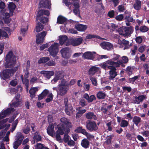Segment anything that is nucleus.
I'll return each instance as SVG.
<instances>
[{
	"label": "nucleus",
	"mask_w": 149,
	"mask_h": 149,
	"mask_svg": "<svg viewBox=\"0 0 149 149\" xmlns=\"http://www.w3.org/2000/svg\"><path fill=\"white\" fill-rule=\"evenodd\" d=\"M43 26L40 23H38L36 26V30L37 32H39L42 31L43 29Z\"/></svg>",
	"instance_id": "obj_40"
},
{
	"label": "nucleus",
	"mask_w": 149,
	"mask_h": 149,
	"mask_svg": "<svg viewBox=\"0 0 149 149\" xmlns=\"http://www.w3.org/2000/svg\"><path fill=\"white\" fill-rule=\"evenodd\" d=\"M146 98V96L142 95L138 97H135L132 101V103L134 104H139L141 102L144 100Z\"/></svg>",
	"instance_id": "obj_16"
},
{
	"label": "nucleus",
	"mask_w": 149,
	"mask_h": 149,
	"mask_svg": "<svg viewBox=\"0 0 149 149\" xmlns=\"http://www.w3.org/2000/svg\"><path fill=\"white\" fill-rule=\"evenodd\" d=\"M10 125L9 124L8 125H6V124L2 126H1L0 125V129H2L5 128V131H6L8 129V128L10 127Z\"/></svg>",
	"instance_id": "obj_56"
},
{
	"label": "nucleus",
	"mask_w": 149,
	"mask_h": 149,
	"mask_svg": "<svg viewBox=\"0 0 149 149\" xmlns=\"http://www.w3.org/2000/svg\"><path fill=\"white\" fill-rule=\"evenodd\" d=\"M40 73L48 79H49L54 74V72L52 71H42Z\"/></svg>",
	"instance_id": "obj_23"
},
{
	"label": "nucleus",
	"mask_w": 149,
	"mask_h": 149,
	"mask_svg": "<svg viewBox=\"0 0 149 149\" xmlns=\"http://www.w3.org/2000/svg\"><path fill=\"white\" fill-rule=\"evenodd\" d=\"M50 4L49 0H41L39 3V5L41 7L49 8Z\"/></svg>",
	"instance_id": "obj_24"
},
{
	"label": "nucleus",
	"mask_w": 149,
	"mask_h": 149,
	"mask_svg": "<svg viewBox=\"0 0 149 149\" xmlns=\"http://www.w3.org/2000/svg\"><path fill=\"white\" fill-rule=\"evenodd\" d=\"M101 47L104 49L109 50L113 47V45L111 43L107 42H104L100 44Z\"/></svg>",
	"instance_id": "obj_18"
},
{
	"label": "nucleus",
	"mask_w": 149,
	"mask_h": 149,
	"mask_svg": "<svg viewBox=\"0 0 149 149\" xmlns=\"http://www.w3.org/2000/svg\"><path fill=\"white\" fill-rule=\"evenodd\" d=\"M120 56L118 54H114L113 56V58L112 60H111L112 61H115L118 59L120 57Z\"/></svg>",
	"instance_id": "obj_60"
},
{
	"label": "nucleus",
	"mask_w": 149,
	"mask_h": 149,
	"mask_svg": "<svg viewBox=\"0 0 149 149\" xmlns=\"http://www.w3.org/2000/svg\"><path fill=\"white\" fill-rule=\"evenodd\" d=\"M58 128V130L56 131V133H59L61 135H63L64 134V131H65L64 128L63 126H61L60 125H58L57 126Z\"/></svg>",
	"instance_id": "obj_36"
},
{
	"label": "nucleus",
	"mask_w": 149,
	"mask_h": 149,
	"mask_svg": "<svg viewBox=\"0 0 149 149\" xmlns=\"http://www.w3.org/2000/svg\"><path fill=\"white\" fill-rule=\"evenodd\" d=\"M86 38L89 39L92 38H96L100 39H104L101 38L99 36H95L93 35L89 34L87 35L86 37Z\"/></svg>",
	"instance_id": "obj_43"
},
{
	"label": "nucleus",
	"mask_w": 149,
	"mask_h": 149,
	"mask_svg": "<svg viewBox=\"0 0 149 149\" xmlns=\"http://www.w3.org/2000/svg\"><path fill=\"white\" fill-rule=\"evenodd\" d=\"M122 60L123 62L124 63H128L129 59L128 58L125 56H123L122 57Z\"/></svg>",
	"instance_id": "obj_63"
},
{
	"label": "nucleus",
	"mask_w": 149,
	"mask_h": 149,
	"mask_svg": "<svg viewBox=\"0 0 149 149\" xmlns=\"http://www.w3.org/2000/svg\"><path fill=\"white\" fill-rule=\"evenodd\" d=\"M90 79L92 82V84L95 86H97V84L96 79L94 77L90 76L89 77Z\"/></svg>",
	"instance_id": "obj_48"
},
{
	"label": "nucleus",
	"mask_w": 149,
	"mask_h": 149,
	"mask_svg": "<svg viewBox=\"0 0 149 149\" xmlns=\"http://www.w3.org/2000/svg\"><path fill=\"white\" fill-rule=\"evenodd\" d=\"M86 128L90 132L96 131L98 129L96 123L94 121H89L86 124Z\"/></svg>",
	"instance_id": "obj_11"
},
{
	"label": "nucleus",
	"mask_w": 149,
	"mask_h": 149,
	"mask_svg": "<svg viewBox=\"0 0 149 149\" xmlns=\"http://www.w3.org/2000/svg\"><path fill=\"white\" fill-rule=\"evenodd\" d=\"M60 43L61 45L64 44L65 45L68 46L70 45V40L68 39L67 37L65 36H59Z\"/></svg>",
	"instance_id": "obj_12"
},
{
	"label": "nucleus",
	"mask_w": 149,
	"mask_h": 149,
	"mask_svg": "<svg viewBox=\"0 0 149 149\" xmlns=\"http://www.w3.org/2000/svg\"><path fill=\"white\" fill-rule=\"evenodd\" d=\"M84 133V135H85L88 139L89 140L93 139L94 137L93 135L88 133L86 131Z\"/></svg>",
	"instance_id": "obj_44"
},
{
	"label": "nucleus",
	"mask_w": 149,
	"mask_h": 149,
	"mask_svg": "<svg viewBox=\"0 0 149 149\" xmlns=\"http://www.w3.org/2000/svg\"><path fill=\"white\" fill-rule=\"evenodd\" d=\"M106 96V94L102 91H99L97 94V97L99 99H104Z\"/></svg>",
	"instance_id": "obj_39"
},
{
	"label": "nucleus",
	"mask_w": 149,
	"mask_h": 149,
	"mask_svg": "<svg viewBox=\"0 0 149 149\" xmlns=\"http://www.w3.org/2000/svg\"><path fill=\"white\" fill-rule=\"evenodd\" d=\"M28 29V25L27 24H22L20 34L23 36H25L26 34Z\"/></svg>",
	"instance_id": "obj_22"
},
{
	"label": "nucleus",
	"mask_w": 149,
	"mask_h": 149,
	"mask_svg": "<svg viewBox=\"0 0 149 149\" xmlns=\"http://www.w3.org/2000/svg\"><path fill=\"white\" fill-rule=\"evenodd\" d=\"M66 21V19L64 17L61 16H59L57 18V23L62 24L65 22Z\"/></svg>",
	"instance_id": "obj_35"
},
{
	"label": "nucleus",
	"mask_w": 149,
	"mask_h": 149,
	"mask_svg": "<svg viewBox=\"0 0 149 149\" xmlns=\"http://www.w3.org/2000/svg\"><path fill=\"white\" fill-rule=\"evenodd\" d=\"M20 97V95L19 94H17L15 96V98L14 99V102H13L10 105V107H16L20 104V102L19 99Z\"/></svg>",
	"instance_id": "obj_20"
},
{
	"label": "nucleus",
	"mask_w": 149,
	"mask_h": 149,
	"mask_svg": "<svg viewBox=\"0 0 149 149\" xmlns=\"http://www.w3.org/2000/svg\"><path fill=\"white\" fill-rule=\"evenodd\" d=\"M122 61H119L118 62L112 61L111 59L108 60L101 64L100 65L101 67L105 70L107 69L110 70L109 71V79H113L117 75L116 72V68L119 67V64L121 63Z\"/></svg>",
	"instance_id": "obj_1"
},
{
	"label": "nucleus",
	"mask_w": 149,
	"mask_h": 149,
	"mask_svg": "<svg viewBox=\"0 0 149 149\" xmlns=\"http://www.w3.org/2000/svg\"><path fill=\"white\" fill-rule=\"evenodd\" d=\"M10 15L8 13L6 12L5 10H1L0 12V18L3 19L5 23H8L10 21Z\"/></svg>",
	"instance_id": "obj_6"
},
{
	"label": "nucleus",
	"mask_w": 149,
	"mask_h": 149,
	"mask_svg": "<svg viewBox=\"0 0 149 149\" xmlns=\"http://www.w3.org/2000/svg\"><path fill=\"white\" fill-rule=\"evenodd\" d=\"M17 57L13 54L11 51H10L6 57V62L5 64L6 68L13 67L15 64Z\"/></svg>",
	"instance_id": "obj_2"
},
{
	"label": "nucleus",
	"mask_w": 149,
	"mask_h": 149,
	"mask_svg": "<svg viewBox=\"0 0 149 149\" xmlns=\"http://www.w3.org/2000/svg\"><path fill=\"white\" fill-rule=\"evenodd\" d=\"M47 132L48 134L53 137L54 135V125L52 124L49 125L47 128Z\"/></svg>",
	"instance_id": "obj_25"
},
{
	"label": "nucleus",
	"mask_w": 149,
	"mask_h": 149,
	"mask_svg": "<svg viewBox=\"0 0 149 149\" xmlns=\"http://www.w3.org/2000/svg\"><path fill=\"white\" fill-rule=\"evenodd\" d=\"M100 71V68L95 66H93L89 69L88 74L91 76L94 75L96 73Z\"/></svg>",
	"instance_id": "obj_15"
},
{
	"label": "nucleus",
	"mask_w": 149,
	"mask_h": 149,
	"mask_svg": "<svg viewBox=\"0 0 149 149\" xmlns=\"http://www.w3.org/2000/svg\"><path fill=\"white\" fill-rule=\"evenodd\" d=\"M47 97V98L45 100L46 102H49L52 100L53 95L52 93H50L48 95Z\"/></svg>",
	"instance_id": "obj_51"
},
{
	"label": "nucleus",
	"mask_w": 149,
	"mask_h": 149,
	"mask_svg": "<svg viewBox=\"0 0 149 149\" xmlns=\"http://www.w3.org/2000/svg\"><path fill=\"white\" fill-rule=\"evenodd\" d=\"M86 118L88 119H93L96 120L97 119V118L95 115H94V113L92 112H89L86 114Z\"/></svg>",
	"instance_id": "obj_31"
},
{
	"label": "nucleus",
	"mask_w": 149,
	"mask_h": 149,
	"mask_svg": "<svg viewBox=\"0 0 149 149\" xmlns=\"http://www.w3.org/2000/svg\"><path fill=\"white\" fill-rule=\"evenodd\" d=\"M125 19L126 21L129 22H133L135 21V20L133 19L132 17L130 16V15H129V16L126 15Z\"/></svg>",
	"instance_id": "obj_50"
},
{
	"label": "nucleus",
	"mask_w": 149,
	"mask_h": 149,
	"mask_svg": "<svg viewBox=\"0 0 149 149\" xmlns=\"http://www.w3.org/2000/svg\"><path fill=\"white\" fill-rule=\"evenodd\" d=\"M68 90V82L65 80H61L58 86L57 95L63 96L65 95Z\"/></svg>",
	"instance_id": "obj_3"
},
{
	"label": "nucleus",
	"mask_w": 149,
	"mask_h": 149,
	"mask_svg": "<svg viewBox=\"0 0 149 149\" xmlns=\"http://www.w3.org/2000/svg\"><path fill=\"white\" fill-rule=\"evenodd\" d=\"M63 74L61 72H57L55 74V77L54 78L52 81V84H55L57 81L62 79L63 77Z\"/></svg>",
	"instance_id": "obj_19"
},
{
	"label": "nucleus",
	"mask_w": 149,
	"mask_h": 149,
	"mask_svg": "<svg viewBox=\"0 0 149 149\" xmlns=\"http://www.w3.org/2000/svg\"><path fill=\"white\" fill-rule=\"evenodd\" d=\"M8 7L10 11H12L15 8V5L13 3H10L8 4Z\"/></svg>",
	"instance_id": "obj_49"
},
{
	"label": "nucleus",
	"mask_w": 149,
	"mask_h": 149,
	"mask_svg": "<svg viewBox=\"0 0 149 149\" xmlns=\"http://www.w3.org/2000/svg\"><path fill=\"white\" fill-rule=\"evenodd\" d=\"M128 125V122L125 120H122L120 123V125L122 127H125L127 126Z\"/></svg>",
	"instance_id": "obj_52"
},
{
	"label": "nucleus",
	"mask_w": 149,
	"mask_h": 149,
	"mask_svg": "<svg viewBox=\"0 0 149 149\" xmlns=\"http://www.w3.org/2000/svg\"><path fill=\"white\" fill-rule=\"evenodd\" d=\"M33 139L34 142L39 141H41L42 137L37 132H36L33 134Z\"/></svg>",
	"instance_id": "obj_33"
},
{
	"label": "nucleus",
	"mask_w": 149,
	"mask_h": 149,
	"mask_svg": "<svg viewBox=\"0 0 149 149\" xmlns=\"http://www.w3.org/2000/svg\"><path fill=\"white\" fill-rule=\"evenodd\" d=\"M73 4L74 6L73 12L75 14L79 17V1L78 0H72Z\"/></svg>",
	"instance_id": "obj_13"
},
{
	"label": "nucleus",
	"mask_w": 149,
	"mask_h": 149,
	"mask_svg": "<svg viewBox=\"0 0 149 149\" xmlns=\"http://www.w3.org/2000/svg\"><path fill=\"white\" fill-rule=\"evenodd\" d=\"M49 15V13L48 10H40L37 14V17H38L42 15H45L48 16Z\"/></svg>",
	"instance_id": "obj_27"
},
{
	"label": "nucleus",
	"mask_w": 149,
	"mask_h": 149,
	"mask_svg": "<svg viewBox=\"0 0 149 149\" xmlns=\"http://www.w3.org/2000/svg\"><path fill=\"white\" fill-rule=\"evenodd\" d=\"M141 121V118L136 116L134 117L133 119V122L136 125H137Z\"/></svg>",
	"instance_id": "obj_42"
},
{
	"label": "nucleus",
	"mask_w": 149,
	"mask_h": 149,
	"mask_svg": "<svg viewBox=\"0 0 149 149\" xmlns=\"http://www.w3.org/2000/svg\"><path fill=\"white\" fill-rule=\"evenodd\" d=\"M38 90V88L37 87H32L31 88L29 91V93L31 98H33L34 97L35 93Z\"/></svg>",
	"instance_id": "obj_34"
},
{
	"label": "nucleus",
	"mask_w": 149,
	"mask_h": 149,
	"mask_svg": "<svg viewBox=\"0 0 149 149\" xmlns=\"http://www.w3.org/2000/svg\"><path fill=\"white\" fill-rule=\"evenodd\" d=\"M70 139V137L67 134H66L64 135L63 139L65 142H67Z\"/></svg>",
	"instance_id": "obj_54"
},
{
	"label": "nucleus",
	"mask_w": 149,
	"mask_h": 149,
	"mask_svg": "<svg viewBox=\"0 0 149 149\" xmlns=\"http://www.w3.org/2000/svg\"><path fill=\"white\" fill-rule=\"evenodd\" d=\"M47 34V32L44 31L40 33H38L36 35V42L37 44H38L43 42L44 38Z\"/></svg>",
	"instance_id": "obj_9"
},
{
	"label": "nucleus",
	"mask_w": 149,
	"mask_h": 149,
	"mask_svg": "<svg viewBox=\"0 0 149 149\" xmlns=\"http://www.w3.org/2000/svg\"><path fill=\"white\" fill-rule=\"evenodd\" d=\"M113 136V135H111L108 136L106 138L105 143L107 145L110 144L111 142Z\"/></svg>",
	"instance_id": "obj_45"
},
{
	"label": "nucleus",
	"mask_w": 149,
	"mask_h": 149,
	"mask_svg": "<svg viewBox=\"0 0 149 149\" xmlns=\"http://www.w3.org/2000/svg\"><path fill=\"white\" fill-rule=\"evenodd\" d=\"M29 74V72H27L26 74L24 75L25 79L23 80V82L24 84L26 86V88L27 91H28V86L29 84V80L27 78H28V75Z\"/></svg>",
	"instance_id": "obj_29"
},
{
	"label": "nucleus",
	"mask_w": 149,
	"mask_h": 149,
	"mask_svg": "<svg viewBox=\"0 0 149 149\" xmlns=\"http://www.w3.org/2000/svg\"><path fill=\"white\" fill-rule=\"evenodd\" d=\"M4 79L9 78L13 74L10 69H6L3 70L2 73Z\"/></svg>",
	"instance_id": "obj_21"
},
{
	"label": "nucleus",
	"mask_w": 149,
	"mask_h": 149,
	"mask_svg": "<svg viewBox=\"0 0 149 149\" xmlns=\"http://www.w3.org/2000/svg\"><path fill=\"white\" fill-rule=\"evenodd\" d=\"M17 80L16 79H15L11 81L10 82V84L11 86H14L17 84Z\"/></svg>",
	"instance_id": "obj_55"
},
{
	"label": "nucleus",
	"mask_w": 149,
	"mask_h": 149,
	"mask_svg": "<svg viewBox=\"0 0 149 149\" xmlns=\"http://www.w3.org/2000/svg\"><path fill=\"white\" fill-rule=\"evenodd\" d=\"M24 138V136L20 132H18L15 136V140L21 143Z\"/></svg>",
	"instance_id": "obj_32"
},
{
	"label": "nucleus",
	"mask_w": 149,
	"mask_h": 149,
	"mask_svg": "<svg viewBox=\"0 0 149 149\" xmlns=\"http://www.w3.org/2000/svg\"><path fill=\"white\" fill-rule=\"evenodd\" d=\"M96 98L94 95H91L89 97V99L88 100V102H92L93 100H95Z\"/></svg>",
	"instance_id": "obj_62"
},
{
	"label": "nucleus",
	"mask_w": 149,
	"mask_h": 149,
	"mask_svg": "<svg viewBox=\"0 0 149 149\" xmlns=\"http://www.w3.org/2000/svg\"><path fill=\"white\" fill-rule=\"evenodd\" d=\"M133 70V69L132 67L131 66H128L127 68L126 71L129 74L131 75L132 74Z\"/></svg>",
	"instance_id": "obj_57"
},
{
	"label": "nucleus",
	"mask_w": 149,
	"mask_h": 149,
	"mask_svg": "<svg viewBox=\"0 0 149 149\" xmlns=\"http://www.w3.org/2000/svg\"><path fill=\"white\" fill-rule=\"evenodd\" d=\"M11 107L8 108L6 110H3L0 113V119L4 118L7 116L9 115L11 112L14 111L15 109Z\"/></svg>",
	"instance_id": "obj_10"
},
{
	"label": "nucleus",
	"mask_w": 149,
	"mask_h": 149,
	"mask_svg": "<svg viewBox=\"0 0 149 149\" xmlns=\"http://www.w3.org/2000/svg\"><path fill=\"white\" fill-rule=\"evenodd\" d=\"M75 28L76 29L79 31H84L86 29L87 26L86 25L78 24L75 26Z\"/></svg>",
	"instance_id": "obj_26"
},
{
	"label": "nucleus",
	"mask_w": 149,
	"mask_h": 149,
	"mask_svg": "<svg viewBox=\"0 0 149 149\" xmlns=\"http://www.w3.org/2000/svg\"><path fill=\"white\" fill-rule=\"evenodd\" d=\"M140 31L142 32H145L147 31L148 30V29L145 26H141L139 29Z\"/></svg>",
	"instance_id": "obj_53"
},
{
	"label": "nucleus",
	"mask_w": 149,
	"mask_h": 149,
	"mask_svg": "<svg viewBox=\"0 0 149 149\" xmlns=\"http://www.w3.org/2000/svg\"><path fill=\"white\" fill-rule=\"evenodd\" d=\"M62 56L64 58H69L71 56V51L68 47L62 48L60 51Z\"/></svg>",
	"instance_id": "obj_8"
},
{
	"label": "nucleus",
	"mask_w": 149,
	"mask_h": 149,
	"mask_svg": "<svg viewBox=\"0 0 149 149\" xmlns=\"http://www.w3.org/2000/svg\"><path fill=\"white\" fill-rule=\"evenodd\" d=\"M21 143H22L15 140L13 143V148L15 149H17Z\"/></svg>",
	"instance_id": "obj_46"
},
{
	"label": "nucleus",
	"mask_w": 149,
	"mask_h": 149,
	"mask_svg": "<svg viewBox=\"0 0 149 149\" xmlns=\"http://www.w3.org/2000/svg\"><path fill=\"white\" fill-rule=\"evenodd\" d=\"M64 104L65 107V113L68 115H70L72 112V108L71 104L68 102V98L64 99Z\"/></svg>",
	"instance_id": "obj_7"
},
{
	"label": "nucleus",
	"mask_w": 149,
	"mask_h": 149,
	"mask_svg": "<svg viewBox=\"0 0 149 149\" xmlns=\"http://www.w3.org/2000/svg\"><path fill=\"white\" fill-rule=\"evenodd\" d=\"M49 60V58L47 57L41 58L38 60V63H45L47 62Z\"/></svg>",
	"instance_id": "obj_41"
},
{
	"label": "nucleus",
	"mask_w": 149,
	"mask_h": 149,
	"mask_svg": "<svg viewBox=\"0 0 149 149\" xmlns=\"http://www.w3.org/2000/svg\"><path fill=\"white\" fill-rule=\"evenodd\" d=\"M90 143L86 139H83L81 142V146L85 148H88L89 146Z\"/></svg>",
	"instance_id": "obj_30"
},
{
	"label": "nucleus",
	"mask_w": 149,
	"mask_h": 149,
	"mask_svg": "<svg viewBox=\"0 0 149 149\" xmlns=\"http://www.w3.org/2000/svg\"><path fill=\"white\" fill-rule=\"evenodd\" d=\"M61 122L66 125L69 128H71L72 127V125L71 123L69 121V120L65 118H62L60 120Z\"/></svg>",
	"instance_id": "obj_28"
},
{
	"label": "nucleus",
	"mask_w": 149,
	"mask_h": 149,
	"mask_svg": "<svg viewBox=\"0 0 149 149\" xmlns=\"http://www.w3.org/2000/svg\"><path fill=\"white\" fill-rule=\"evenodd\" d=\"M146 46L145 45L141 46L138 49V51L141 53L143 52L146 49Z\"/></svg>",
	"instance_id": "obj_61"
},
{
	"label": "nucleus",
	"mask_w": 149,
	"mask_h": 149,
	"mask_svg": "<svg viewBox=\"0 0 149 149\" xmlns=\"http://www.w3.org/2000/svg\"><path fill=\"white\" fill-rule=\"evenodd\" d=\"M133 7L136 10L140 9L141 8V2L140 1L136 0L133 5Z\"/></svg>",
	"instance_id": "obj_38"
},
{
	"label": "nucleus",
	"mask_w": 149,
	"mask_h": 149,
	"mask_svg": "<svg viewBox=\"0 0 149 149\" xmlns=\"http://www.w3.org/2000/svg\"><path fill=\"white\" fill-rule=\"evenodd\" d=\"M138 76H135L132 78H130L129 79V81L130 83H133L138 78Z\"/></svg>",
	"instance_id": "obj_64"
},
{
	"label": "nucleus",
	"mask_w": 149,
	"mask_h": 149,
	"mask_svg": "<svg viewBox=\"0 0 149 149\" xmlns=\"http://www.w3.org/2000/svg\"><path fill=\"white\" fill-rule=\"evenodd\" d=\"M35 149H49L41 143H38L35 146Z\"/></svg>",
	"instance_id": "obj_37"
},
{
	"label": "nucleus",
	"mask_w": 149,
	"mask_h": 149,
	"mask_svg": "<svg viewBox=\"0 0 149 149\" xmlns=\"http://www.w3.org/2000/svg\"><path fill=\"white\" fill-rule=\"evenodd\" d=\"M86 130L84 129H82L81 127H79L77 128V129L75 130V131L77 133H81L84 134V132H85Z\"/></svg>",
	"instance_id": "obj_47"
},
{
	"label": "nucleus",
	"mask_w": 149,
	"mask_h": 149,
	"mask_svg": "<svg viewBox=\"0 0 149 149\" xmlns=\"http://www.w3.org/2000/svg\"><path fill=\"white\" fill-rule=\"evenodd\" d=\"M29 128L27 125H26L25 127L23 129V132L26 134L29 133Z\"/></svg>",
	"instance_id": "obj_58"
},
{
	"label": "nucleus",
	"mask_w": 149,
	"mask_h": 149,
	"mask_svg": "<svg viewBox=\"0 0 149 149\" xmlns=\"http://www.w3.org/2000/svg\"><path fill=\"white\" fill-rule=\"evenodd\" d=\"M94 52H86L83 54L82 57L84 58L88 59H93L94 58L93 54H95Z\"/></svg>",
	"instance_id": "obj_17"
},
{
	"label": "nucleus",
	"mask_w": 149,
	"mask_h": 149,
	"mask_svg": "<svg viewBox=\"0 0 149 149\" xmlns=\"http://www.w3.org/2000/svg\"><path fill=\"white\" fill-rule=\"evenodd\" d=\"M115 12L114 10H111L108 13V15L111 18L113 17L114 15Z\"/></svg>",
	"instance_id": "obj_59"
},
{
	"label": "nucleus",
	"mask_w": 149,
	"mask_h": 149,
	"mask_svg": "<svg viewBox=\"0 0 149 149\" xmlns=\"http://www.w3.org/2000/svg\"><path fill=\"white\" fill-rule=\"evenodd\" d=\"M133 28L132 26L120 28L117 31L119 33L124 36H128L133 31Z\"/></svg>",
	"instance_id": "obj_4"
},
{
	"label": "nucleus",
	"mask_w": 149,
	"mask_h": 149,
	"mask_svg": "<svg viewBox=\"0 0 149 149\" xmlns=\"http://www.w3.org/2000/svg\"><path fill=\"white\" fill-rule=\"evenodd\" d=\"M83 40V39L82 37L75 38L70 40V45L74 46H77L82 43Z\"/></svg>",
	"instance_id": "obj_14"
},
{
	"label": "nucleus",
	"mask_w": 149,
	"mask_h": 149,
	"mask_svg": "<svg viewBox=\"0 0 149 149\" xmlns=\"http://www.w3.org/2000/svg\"><path fill=\"white\" fill-rule=\"evenodd\" d=\"M59 45L58 43H55L48 48V51L51 55L54 56L57 54L58 51Z\"/></svg>",
	"instance_id": "obj_5"
}]
</instances>
